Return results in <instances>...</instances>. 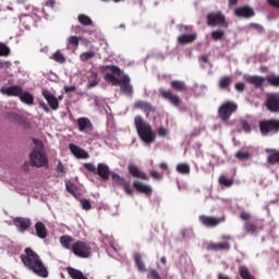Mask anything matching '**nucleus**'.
Instances as JSON below:
<instances>
[{"instance_id": "obj_60", "label": "nucleus", "mask_w": 279, "mask_h": 279, "mask_svg": "<svg viewBox=\"0 0 279 279\" xmlns=\"http://www.w3.org/2000/svg\"><path fill=\"white\" fill-rule=\"evenodd\" d=\"M46 8H56V0H46Z\"/></svg>"}, {"instance_id": "obj_12", "label": "nucleus", "mask_w": 279, "mask_h": 279, "mask_svg": "<svg viewBox=\"0 0 279 279\" xmlns=\"http://www.w3.org/2000/svg\"><path fill=\"white\" fill-rule=\"evenodd\" d=\"M111 179L114 186H122L126 195H133L134 190L130 185V183L125 180V178L119 175L117 172H111Z\"/></svg>"}, {"instance_id": "obj_26", "label": "nucleus", "mask_w": 279, "mask_h": 279, "mask_svg": "<svg viewBox=\"0 0 279 279\" xmlns=\"http://www.w3.org/2000/svg\"><path fill=\"white\" fill-rule=\"evenodd\" d=\"M197 40V34L192 33V34H183L179 36L178 43L179 45H189L191 43H195Z\"/></svg>"}, {"instance_id": "obj_64", "label": "nucleus", "mask_w": 279, "mask_h": 279, "mask_svg": "<svg viewBox=\"0 0 279 279\" xmlns=\"http://www.w3.org/2000/svg\"><path fill=\"white\" fill-rule=\"evenodd\" d=\"M179 29H180V32H187V31H189V26H186V25H180V26H179Z\"/></svg>"}, {"instance_id": "obj_47", "label": "nucleus", "mask_w": 279, "mask_h": 279, "mask_svg": "<svg viewBox=\"0 0 279 279\" xmlns=\"http://www.w3.org/2000/svg\"><path fill=\"white\" fill-rule=\"evenodd\" d=\"M248 29H255L258 34H265V27L258 23L248 24Z\"/></svg>"}, {"instance_id": "obj_21", "label": "nucleus", "mask_w": 279, "mask_h": 279, "mask_svg": "<svg viewBox=\"0 0 279 279\" xmlns=\"http://www.w3.org/2000/svg\"><path fill=\"white\" fill-rule=\"evenodd\" d=\"M96 175H99L101 180H110V175H112V172H110V167L106 163H98L96 168Z\"/></svg>"}, {"instance_id": "obj_23", "label": "nucleus", "mask_w": 279, "mask_h": 279, "mask_svg": "<svg viewBox=\"0 0 279 279\" xmlns=\"http://www.w3.org/2000/svg\"><path fill=\"white\" fill-rule=\"evenodd\" d=\"M129 173L133 178H140V180H149V177H147V173L141 171V168L134 165H129Z\"/></svg>"}, {"instance_id": "obj_46", "label": "nucleus", "mask_w": 279, "mask_h": 279, "mask_svg": "<svg viewBox=\"0 0 279 279\" xmlns=\"http://www.w3.org/2000/svg\"><path fill=\"white\" fill-rule=\"evenodd\" d=\"M8 56H10V47L3 43H0V57L8 58Z\"/></svg>"}, {"instance_id": "obj_9", "label": "nucleus", "mask_w": 279, "mask_h": 279, "mask_svg": "<svg viewBox=\"0 0 279 279\" xmlns=\"http://www.w3.org/2000/svg\"><path fill=\"white\" fill-rule=\"evenodd\" d=\"M207 25L208 27H225L228 28V21L226 15L221 12H210L207 14Z\"/></svg>"}, {"instance_id": "obj_2", "label": "nucleus", "mask_w": 279, "mask_h": 279, "mask_svg": "<svg viewBox=\"0 0 279 279\" xmlns=\"http://www.w3.org/2000/svg\"><path fill=\"white\" fill-rule=\"evenodd\" d=\"M24 267L29 271H33L39 278H49V270L40 259L38 253L34 252V250L26 247L24 250V254L20 256Z\"/></svg>"}, {"instance_id": "obj_57", "label": "nucleus", "mask_w": 279, "mask_h": 279, "mask_svg": "<svg viewBox=\"0 0 279 279\" xmlns=\"http://www.w3.org/2000/svg\"><path fill=\"white\" fill-rule=\"evenodd\" d=\"M150 277L153 279H162V277H160V274H158V271H156L155 269H150Z\"/></svg>"}, {"instance_id": "obj_19", "label": "nucleus", "mask_w": 279, "mask_h": 279, "mask_svg": "<svg viewBox=\"0 0 279 279\" xmlns=\"http://www.w3.org/2000/svg\"><path fill=\"white\" fill-rule=\"evenodd\" d=\"M133 186L137 193H142L143 195H147L150 197L151 193H154V189L150 185L145 184L141 181H134Z\"/></svg>"}, {"instance_id": "obj_35", "label": "nucleus", "mask_w": 279, "mask_h": 279, "mask_svg": "<svg viewBox=\"0 0 279 279\" xmlns=\"http://www.w3.org/2000/svg\"><path fill=\"white\" fill-rule=\"evenodd\" d=\"M7 118L9 121H11L12 123H25V117L15 113V112H11L7 114Z\"/></svg>"}, {"instance_id": "obj_27", "label": "nucleus", "mask_w": 279, "mask_h": 279, "mask_svg": "<svg viewBox=\"0 0 279 279\" xmlns=\"http://www.w3.org/2000/svg\"><path fill=\"white\" fill-rule=\"evenodd\" d=\"M208 250H213L214 252H228L230 250L229 242H220V243H211L208 245Z\"/></svg>"}, {"instance_id": "obj_48", "label": "nucleus", "mask_w": 279, "mask_h": 279, "mask_svg": "<svg viewBox=\"0 0 279 279\" xmlns=\"http://www.w3.org/2000/svg\"><path fill=\"white\" fill-rule=\"evenodd\" d=\"M80 204H81L83 210H90V208H93L90 201H88L86 198H81Z\"/></svg>"}, {"instance_id": "obj_45", "label": "nucleus", "mask_w": 279, "mask_h": 279, "mask_svg": "<svg viewBox=\"0 0 279 279\" xmlns=\"http://www.w3.org/2000/svg\"><path fill=\"white\" fill-rule=\"evenodd\" d=\"M235 158H238V160H250V158H252V154H250V151L239 150L235 153Z\"/></svg>"}, {"instance_id": "obj_58", "label": "nucleus", "mask_w": 279, "mask_h": 279, "mask_svg": "<svg viewBox=\"0 0 279 279\" xmlns=\"http://www.w3.org/2000/svg\"><path fill=\"white\" fill-rule=\"evenodd\" d=\"M57 173H64V165L62 163V161H58Z\"/></svg>"}, {"instance_id": "obj_5", "label": "nucleus", "mask_w": 279, "mask_h": 279, "mask_svg": "<svg viewBox=\"0 0 279 279\" xmlns=\"http://www.w3.org/2000/svg\"><path fill=\"white\" fill-rule=\"evenodd\" d=\"M29 160L32 167H36L37 169H41V167H49V158H47V154L43 146H37L31 151Z\"/></svg>"}, {"instance_id": "obj_11", "label": "nucleus", "mask_w": 279, "mask_h": 279, "mask_svg": "<svg viewBox=\"0 0 279 279\" xmlns=\"http://www.w3.org/2000/svg\"><path fill=\"white\" fill-rule=\"evenodd\" d=\"M159 94L161 99H166V101H169L171 106H174V108H180L182 105V98L178 96V94H173L169 89H159Z\"/></svg>"}, {"instance_id": "obj_44", "label": "nucleus", "mask_w": 279, "mask_h": 279, "mask_svg": "<svg viewBox=\"0 0 279 279\" xmlns=\"http://www.w3.org/2000/svg\"><path fill=\"white\" fill-rule=\"evenodd\" d=\"M52 60H54V62H58L59 64H64L66 62V58H64V54H62L60 50L56 51L52 54Z\"/></svg>"}, {"instance_id": "obj_28", "label": "nucleus", "mask_w": 279, "mask_h": 279, "mask_svg": "<svg viewBox=\"0 0 279 279\" xmlns=\"http://www.w3.org/2000/svg\"><path fill=\"white\" fill-rule=\"evenodd\" d=\"M35 232L38 239H47V227H45V223H43V221H38L35 223Z\"/></svg>"}, {"instance_id": "obj_7", "label": "nucleus", "mask_w": 279, "mask_h": 279, "mask_svg": "<svg viewBox=\"0 0 279 279\" xmlns=\"http://www.w3.org/2000/svg\"><path fill=\"white\" fill-rule=\"evenodd\" d=\"M236 110H239V105L232 100H227L218 108V117L226 123L230 121V117H232Z\"/></svg>"}, {"instance_id": "obj_51", "label": "nucleus", "mask_w": 279, "mask_h": 279, "mask_svg": "<svg viewBox=\"0 0 279 279\" xmlns=\"http://www.w3.org/2000/svg\"><path fill=\"white\" fill-rule=\"evenodd\" d=\"M84 169H86L87 171H89L90 173H94L96 175L97 173V168L95 167V165L93 163H84Z\"/></svg>"}, {"instance_id": "obj_22", "label": "nucleus", "mask_w": 279, "mask_h": 279, "mask_svg": "<svg viewBox=\"0 0 279 279\" xmlns=\"http://www.w3.org/2000/svg\"><path fill=\"white\" fill-rule=\"evenodd\" d=\"M135 108H137L138 110H142L145 112L146 117H149V113H154L156 112V107L151 106L150 102L147 101H143V100H137L135 102Z\"/></svg>"}, {"instance_id": "obj_62", "label": "nucleus", "mask_w": 279, "mask_h": 279, "mask_svg": "<svg viewBox=\"0 0 279 279\" xmlns=\"http://www.w3.org/2000/svg\"><path fill=\"white\" fill-rule=\"evenodd\" d=\"M39 106L40 108H43V110H45L46 112H49V107H47V104H45V101L40 100Z\"/></svg>"}, {"instance_id": "obj_32", "label": "nucleus", "mask_w": 279, "mask_h": 279, "mask_svg": "<svg viewBox=\"0 0 279 279\" xmlns=\"http://www.w3.org/2000/svg\"><path fill=\"white\" fill-rule=\"evenodd\" d=\"M19 97L22 104H26V106L34 105V95H32L29 92H22V94Z\"/></svg>"}, {"instance_id": "obj_20", "label": "nucleus", "mask_w": 279, "mask_h": 279, "mask_svg": "<svg viewBox=\"0 0 279 279\" xmlns=\"http://www.w3.org/2000/svg\"><path fill=\"white\" fill-rule=\"evenodd\" d=\"M69 149L71 154L75 156V158H78L81 160H86L87 158H89L88 153L75 144H70Z\"/></svg>"}, {"instance_id": "obj_40", "label": "nucleus", "mask_w": 279, "mask_h": 279, "mask_svg": "<svg viewBox=\"0 0 279 279\" xmlns=\"http://www.w3.org/2000/svg\"><path fill=\"white\" fill-rule=\"evenodd\" d=\"M77 21L78 23H81V25H84L85 27L93 25V20L86 14H80L77 16Z\"/></svg>"}, {"instance_id": "obj_63", "label": "nucleus", "mask_w": 279, "mask_h": 279, "mask_svg": "<svg viewBox=\"0 0 279 279\" xmlns=\"http://www.w3.org/2000/svg\"><path fill=\"white\" fill-rule=\"evenodd\" d=\"M159 167L163 170V171H167V169H169V166L167 165V162H161L159 165Z\"/></svg>"}, {"instance_id": "obj_30", "label": "nucleus", "mask_w": 279, "mask_h": 279, "mask_svg": "<svg viewBox=\"0 0 279 279\" xmlns=\"http://www.w3.org/2000/svg\"><path fill=\"white\" fill-rule=\"evenodd\" d=\"M66 272L72 279H88V277L84 276V272H82V270H77L71 266L66 267Z\"/></svg>"}, {"instance_id": "obj_33", "label": "nucleus", "mask_w": 279, "mask_h": 279, "mask_svg": "<svg viewBox=\"0 0 279 279\" xmlns=\"http://www.w3.org/2000/svg\"><path fill=\"white\" fill-rule=\"evenodd\" d=\"M244 232H246V234H256V232H258V230H263V227H256V225L246 221L244 223Z\"/></svg>"}, {"instance_id": "obj_29", "label": "nucleus", "mask_w": 279, "mask_h": 279, "mask_svg": "<svg viewBox=\"0 0 279 279\" xmlns=\"http://www.w3.org/2000/svg\"><path fill=\"white\" fill-rule=\"evenodd\" d=\"M170 86L172 90L177 93H186V90H189V87H186V84L182 81H171Z\"/></svg>"}, {"instance_id": "obj_15", "label": "nucleus", "mask_w": 279, "mask_h": 279, "mask_svg": "<svg viewBox=\"0 0 279 279\" xmlns=\"http://www.w3.org/2000/svg\"><path fill=\"white\" fill-rule=\"evenodd\" d=\"M41 95L46 99L47 104L50 106L51 110H58L60 108V102L53 93L49 89H41Z\"/></svg>"}, {"instance_id": "obj_1", "label": "nucleus", "mask_w": 279, "mask_h": 279, "mask_svg": "<svg viewBox=\"0 0 279 279\" xmlns=\"http://www.w3.org/2000/svg\"><path fill=\"white\" fill-rule=\"evenodd\" d=\"M107 69L111 71V73L105 74L106 82L112 84V86H120V93L125 95V97H132L134 95V87L130 84V76L128 74H123L117 65H107Z\"/></svg>"}, {"instance_id": "obj_56", "label": "nucleus", "mask_w": 279, "mask_h": 279, "mask_svg": "<svg viewBox=\"0 0 279 279\" xmlns=\"http://www.w3.org/2000/svg\"><path fill=\"white\" fill-rule=\"evenodd\" d=\"M268 5H271V8H277L279 10V0H267Z\"/></svg>"}, {"instance_id": "obj_52", "label": "nucleus", "mask_w": 279, "mask_h": 279, "mask_svg": "<svg viewBox=\"0 0 279 279\" xmlns=\"http://www.w3.org/2000/svg\"><path fill=\"white\" fill-rule=\"evenodd\" d=\"M251 218L252 216L247 211H242L240 214V219H242V221H250Z\"/></svg>"}, {"instance_id": "obj_39", "label": "nucleus", "mask_w": 279, "mask_h": 279, "mask_svg": "<svg viewBox=\"0 0 279 279\" xmlns=\"http://www.w3.org/2000/svg\"><path fill=\"white\" fill-rule=\"evenodd\" d=\"M218 182L221 186H226L227 189H230L234 184V179H228L226 175L221 174L218 179Z\"/></svg>"}, {"instance_id": "obj_16", "label": "nucleus", "mask_w": 279, "mask_h": 279, "mask_svg": "<svg viewBox=\"0 0 279 279\" xmlns=\"http://www.w3.org/2000/svg\"><path fill=\"white\" fill-rule=\"evenodd\" d=\"M13 223L20 232H26V230L32 228V219L29 218L16 217L13 219Z\"/></svg>"}, {"instance_id": "obj_6", "label": "nucleus", "mask_w": 279, "mask_h": 279, "mask_svg": "<svg viewBox=\"0 0 279 279\" xmlns=\"http://www.w3.org/2000/svg\"><path fill=\"white\" fill-rule=\"evenodd\" d=\"M259 132L262 136H274L279 133V120L268 119L259 121Z\"/></svg>"}, {"instance_id": "obj_53", "label": "nucleus", "mask_w": 279, "mask_h": 279, "mask_svg": "<svg viewBox=\"0 0 279 279\" xmlns=\"http://www.w3.org/2000/svg\"><path fill=\"white\" fill-rule=\"evenodd\" d=\"M235 90H238V93H243V92H245V83H242V82L236 83V84H235Z\"/></svg>"}, {"instance_id": "obj_59", "label": "nucleus", "mask_w": 279, "mask_h": 279, "mask_svg": "<svg viewBox=\"0 0 279 279\" xmlns=\"http://www.w3.org/2000/svg\"><path fill=\"white\" fill-rule=\"evenodd\" d=\"M32 167V160L24 162L23 169L26 171V173H29Z\"/></svg>"}, {"instance_id": "obj_55", "label": "nucleus", "mask_w": 279, "mask_h": 279, "mask_svg": "<svg viewBox=\"0 0 279 279\" xmlns=\"http://www.w3.org/2000/svg\"><path fill=\"white\" fill-rule=\"evenodd\" d=\"M150 175L154 178V180H162V174H160L158 171H150Z\"/></svg>"}, {"instance_id": "obj_13", "label": "nucleus", "mask_w": 279, "mask_h": 279, "mask_svg": "<svg viewBox=\"0 0 279 279\" xmlns=\"http://www.w3.org/2000/svg\"><path fill=\"white\" fill-rule=\"evenodd\" d=\"M234 16L238 19H254L256 11L250 5H242L234 9Z\"/></svg>"}, {"instance_id": "obj_41", "label": "nucleus", "mask_w": 279, "mask_h": 279, "mask_svg": "<svg viewBox=\"0 0 279 279\" xmlns=\"http://www.w3.org/2000/svg\"><path fill=\"white\" fill-rule=\"evenodd\" d=\"M177 171L182 175H189V173H191V166H189V163H179L177 166Z\"/></svg>"}, {"instance_id": "obj_49", "label": "nucleus", "mask_w": 279, "mask_h": 279, "mask_svg": "<svg viewBox=\"0 0 279 279\" xmlns=\"http://www.w3.org/2000/svg\"><path fill=\"white\" fill-rule=\"evenodd\" d=\"M240 123H241L242 130L246 132V134H250V132H252V125L247 123L246 120H240Z\"/></svg>"}, {"instance_id": "obj_42", "label": "nucleus", "mask_w": 279, "mask_h": 279, "mask_svg": "<svg viewBox=\"0 0 279 279\" xmlns=\"http://www.w3.org/2000/svg\"><path fill=\"white\" fill-rule=\"evenodd\" d=\"M222 38H226V31L217 29L211 32V39L215 40V43L221 40Z\"/></svg>"}, {"instance_id": "obj_43", "label": "nucleus", "mask_w": 279, "mask_h": 279, "mask_svg": "<svg viewBox=\"0 0 279 279\" xmlns=\"http://www.w3.org/2000/svg\"><path fill=\"white\" fill-rule=\"evenodd\" d=\"M96 53L95 51L90 50L87 52H82L80 54V60L81 62H88V60H93V58H95Z\"/></svg>"}, {"instance_id": "obj_50", "label": "nucleus", "mask_w": 279, "mask_h": 279, "mask_svg": "<svg viewBox=\"0 0 279 279\" xmlns=\"http://www.w3.org/2000/svg\"><path fill=\"white\" fill-rule=\"evenodd\" d=\"M66 191L68 193H70L71 195H75V193H77V186L73 183H66Z\"/></svg>"}, {"instance_id": "obj_36", "label": "nucleus", "mask_w": 279, "mask_h": 279, "mask_svg": "<svg viewBox=\"0 0 279 279\" xmlns=\"http://www.w3.org/2000/svg\"><path fill=\"white\" fill-rule=\"evenodd\" d=\"M82 37H77V36H70L68 38V49H73V51H75V49H77L80 47V39Z\"/></svg>"}, {"instance_id": "obj_18", "label": "nucleus", "mask_w": 279, "mask_h": 279, "mask_svg": "<svg viewBox=\"0 0 279 279\" xmlns=\"http://www.w3.org/2000/svg\"><path fill=\"white\" fill-rule=\"evenodd\" d=\"M78 132H94L95 126L88 118H78L77 119Z\"/></svg>"}, {"instance_id": "obj_4", "label": "nucleus", "mask_w": 279, "mask_h": 279, "mask_svg": "<svg viewBox=\"0 0 279 279\" xmlns=\"http://www.w3.org/2000/svg\"><path fill=\"white\" fill-rule=\"evenodd\" d=\"M245 82L252 84L255 88H263L265 82H268V84L275 88H279V75L276 74H269L266 78L258 75L246 76Z\"/></svg>"}, {"instance_id": "obj_8", "label": "nucleus", "mask_w": 279, "mask_h": 279, "mask_svg": "<svg viewBox=\"0 0 279 279\" xmlns=\"http://www.w3.org/2000/svg\"><path fill=\"white\" fill-rule=\"evenodd\" d=\"M72 253L78 258H90V256H93V248L90 247V244L82 240H77L73 243Z\"/></svg>"}, {"instance_id": "obj_17", "label": "nucleus", "mask_w": 279, "mask_h": 279, "mask_svg": "<svg viewBox=\"0 0 279 279\" xmlns=\"http://www.w3.org/2000/svg\"><path fill=\"white\" fill-rule=\"evenodd\" d=\"M0 93L2 95H7L8 97H20V95H23V87L19 85L2 87L0 88Z\"/></svg>"}, {"instance_id": "obj_10", "label": "nucleus", "mask_w": 279, "mask_h": 279, "mask_svg": "<svg viewBox=\"0 0 279 279\" xmlns=\"http://www.w3.org/2000/svg\"><path fill=\"white\" fill-rule=\"evenodd\" d=\"M265 107L268 112L279 113V93H269L266 95Z\"/></svg>"}, {"instance_id": "obj_31", "label": "nucleus", "mask_w": 279, "mask_h": 279, "mask_svg": "<svg viewBox=\"0 0 279 279\" xmlns=\"http://www.w3.org/2000/svg\"><path fill=\"white\" fill-rule=\"evenodd\" d=\"M231 85H232V76L226 75L220 77L218 86L221 90H229Z\"/></svg>"}, {"instance_id": "obj_38", "label": "nucleus", "mask_w": 279, "mask_h": 279, "mask_svg": "<svg viewBox=\"0 0 279 279\" xmlns=\"http://www.w3.org/2000/svg\"><path fill=\"white\" fill-rule=\"evenodd\" d=\"M99 85V76L97 72H90L88 76V88H95Z\"/></svg>"}, {"instance_id": "obj_24", "label": "nucleus", "mask_w": 279, "mask_h": 279, "mask_svg": "<svg viewBox=\"0 0 279 279\" xmlns=\"http://www.w3.org/2000/svg\"><path fill=\"white\" fill-rule=\"evenodd\" d=\"M266 154H268V165H279V150H276V148H267Z\"/></svg>"}, {"instance_id": "obj_37", "label": "nucleus", "mask_w": 279, "mask_h": 279, "mask_svg": "<svg viewBox=\"0 0 279 279\" xmlns=\"http://www.w3.org/2000/svg\"><path fill=\"white\" fill-rule=\"evenodd\" d=\"M134 260L138 271H147V267H145V263H143V256L141 253H135Z\"/></svg>"}, {"instance_id": "obj_25", "label": "nucleus", "mask_w": 279, "mask_h": 279, "mask_svg": "<svg viewBox=\"0 0 279 279\" xmlns=\"http://www.w3.org/2000/svg\"><path fill=\"white\" fill-rule=\"evenodd\" d=\"M59 241L64 250H70V252H73V243H75V239H73V236L64 234L60 236Z\"/></svg>"}, {"instance_id": "obj_54", "label": "nucleus", "mask_w": 279, "mask_h": 279, "mask_svg": "<svg viewBox=\"0 0 279 279\" xmlns=\"http://www.w3.org/2000/svg\"><path fill=\"white\" fill-rule=\"evenodd\" d=\"M157 132H158V136H162V137H165L169 134V131L166 128H162V126H160L157 130Z\"/></svg>"}, {"instance_id": "obj_34", "label": "nucleus", "mask_w": 279, "mask_h": 279, "mask_svg": "<svg viewBox=\"0 0 279 279\" xmlns=\"http://www.w3.org/2000/svg\"><path fill=\"white\" fill-rule=\"evenodd\" d=\"M239 274L242 279H256V277L250 272V268L247 266H240Z\"/></svg>"}, {"instance_id": "obj_61", "label": "nucleus", "mask_w": 279, "mask_h": 279, "mask_svg": "<svg viewBox=\"0 0 279 279\" xmlns=\"http://www.w3.org/2000/svg\"><path fill=\"white\" fill-rule=\"evenodd\" d=\"M64 93H75V86H64Z\"/></svg>"}, {"instance_id": "obj_3", "label": "nucleus", "mask_w": 279, "mask_h": 279, "mask_svg": "<svg viewBox=\"0 0 279 279\" xmlns=\"http://www.w3.org/2000/svg\"><path fill=\"white\" fill-rule=\"evenodd\" d=\"M134 123L141 141H143V143L146 145H151V143L156 141V133H154L151 124L145 122L141 116H136L134 118Z\"/></svg>"}, {"instance_id": "obj_14", "label": "nucleus", "mask_w": 279, "mask_h": 279, "mask_svg": "<svg viewBox=\"0 0 279 279\" xmlns=\"http://www.w3.org/2000/svg\"><path fill=\"white\" fill-rule=\"evenodd\" d=\"M198 221L202 223V226H205V228H217L219 223H222L223 218L202 215L198 217Z\"/></svg>"}]
</instances>
